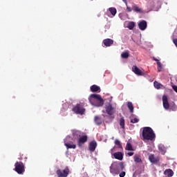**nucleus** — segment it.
Listing matches in <instances>:
<instances>
[{
  "label": "nucleus",
  "instance_id": "nucleus-34",
  "mask_svg": "<svg viewBox=\"0 0 177 177\" xmlns=\"http://www.w3.org/2000/svg\"><path fill=\"white\" fill-rule=\"evenodd\" d=\"M115 145H116V146H118L119 147H122V145H121V142H120V140H115Z\"/></svg>",
  "mask_w": 177,
  "mask_h": 177
},
{
  "label": "nucleus",
  "instance_id": "nucleus-16",
  "mask_svg": "<svg viewBox=\"0 0 177 177\" xmlns=\"http://www.w3.org/2000/svg\"><path fill=\"white\" fill-rule=\"evenodd\" d=\"M132 71H133L136 75H145V73L142 71L138 66H133L132 67Z\"/></svg>",
  "mask_w": 177,
  "mask_h": 177
},
{
  "label": "nucleus",
  "instance_id": "nucleus-3",
  "mask_svg": "<svg viewBox=\"0 0 177 177\" xmlns=\"http://www.w3.org/2000/svg\"><path fill=\"white\" fill-rule=\"evenodd\" d=\"M125 166L124 162L113 163L110 167V172L112 175H118L121 171H124Z\"/></svg>",
  "mask_w": 177,
  "mask_h": 177
},
{
  "label": "nucleus",
  "instance_id": "nucleus-37",
  "mask_svg": "<svg viewBox=\"0 0 177 177\" xmlns=\"http://www.w3.org/2000/svg\"><path fill=\"white\" fill-rule=\"evenodd\" d=\"M172 88H173L174 91H175V92H176V93H177V86H173Z\"/></svg>",
  "mask_w": 177,
  "mask_h": 177
},
{
  "label": "nucleus",
  "instance_id": "nucleus-32",
  "mask_svg": "<svg viewBox=\"0 0 177 177\" xmlns=\"http://www.w3.org/2000/svg\"><path fill=\"white\" fill-rule=\"evenodd\" d=\"M158 65V71L160 73L162 71V65L161 64V62H157Z\"/></svg>",
  "mask_w": 177,
  "mask_h": 177
},
{
  "label": "nucleus",
  "instance_id": "nucleus-1",
  "mask_svg": "<svg viewBox=\"0 0 177 177\" xmlns=\"http://www.w3.org/2000/svg\"><path fill=\"white\" fill-rule=\"evenodd\" d=\"M142 140H144V142H149V140L152 141L156 139V133H154V131L149 127L142 128Z\"/></svg>",
  "mask_w": 177,
  "mask_h": 177
},
{
  "label": "nucleus",
  "instance_id": "nucleus-7",
  "mask_svg": "<svg viewBox=\"0 0 177 177\" xmlns=\"http://www.w3.org/2000/svg\"><path fill=\"white\" fill-rule=\"evenodd\" d=\"M73 111L76 114H80L82 115L85 113V108L80 104H76V106L73 109Z\"/></svg>",
  "mask_w": 177,
  "mask_h": 177
},
{
  "label": "nucleus",
  "instance_id": "nucleus-33",
  "mask_svg": "<svg viewBox=\"0 0 177 177\" xmlns=\"http://www.w3.org/2000/svg\"><path fill=\"white\" fill-rule=\"evenodd\" d=\"M131 124H136L137 122H139V119L138 118H134L131 120Z\"/></svg>",
  "mask_w": 177,
  "mask_h": 177
},
{
  "label": "nucleus",
  "instance_id": "nucleus-28",
  "mask_svg": "<svg viewBox=\"0 0 177 177\" xmlns=\"http://www.w3.org/2000/svg\"><path fill=\"white\" fill-rule=\"evenodd\" d=\"M135 27V22H129L127 26V28L129 30H133V28Z\"/></svg>",
  "mask_w": 177,
  "mask_h": 177
},
{
  "label": "nucleus",
  "instance_id": "nucleus-2",
  "mask_svg": "<svg viewBox=\"0 0 177 177\" xmlns=\"http://www.w3.org/2000/svg\"><path fill=\"white\" fill-rule=\"evenodd\" d=\"M88 100L92 104V106H95V107H102L104 104V101L103 98L99 94H91L88 98Z\"/></svg>",
  "mask_w": 177,
  "mask_h": 177
},
{
  "label": "nucleus",
  "instance_id": "nucleus-19",
  "mask_svg": "<svg viewBox=\"0 0 177 177\" xmlns=\"http://www.w3.org/2000/svg\"><path fill=\"white\" fill-rule=\"evenodd\" d=\"M164 174L168 177L174 176V171L171 169H167L165 171Z\"/></svg>",
  "mask_w": 177,
  "mask_h": 177
},
{
  "label": "nucleus",
  "instance_id": "nucleus-38",
  "mask_svg": "<svg viewBox=\"0 0 177 177\" xmlns=\"http://www.w3.org/2000/svg\"><path fill=\"white\" fill-rule=\"evenodd\" d=\"M128 156H129V157H132V156H133L134 153L133 152H129Z\"/></svg>",
  "mask_w": 177,
  "mask_h": 177
},
{
  "label": "nucleus",
  "instance_id": "nucleus-20",
  "mask_svg": "<svg viewBox=\"0 0 177 177\" xmlns=\"http://www.w3.org/2000/svg\"><path fill=\"white\" fill-rule=\"evenodd\" d=\"M119 124H120V128H122V129H125V119H124V117H122L120 119Z\"/></svg>",
  "mask_w": 177,
  "mask_h": 177
},
{
  "label": "nucleus",
  "instance_id": "nucleus-10",
  "mask_svg": "<svg viewBox=\"0 0 177 177\" xmlns=\"http://www.w3.org/2000/svg\"><path fill=\"white\" fill-rule=\"evenodd\" d=\"M86 142H88V136L84 135L80 136L77 140V145L79 147H82V145H84V143H86Z\"/></svg>",
  "mask_w": 177,
  "mask_h": 177
},
{
  "label": "nucleus",
  "instance_id": "nucleus-6",
  "mask_svg": "<svg viewBox=\"0 0 177 177\" xmlns=\"http://www.w3.org/2000/svg\"><path fill=\"white\" fill-rule=\"evenodd\" d=\"M70 140H71V137L68 136L64 140V145L66 147L67 149H75L77 145H75V144L73 143V142Z\"/></svg>",
  "mask_w": 177,
  "mask_h": 177
},
{
  "label": "nucleus",
  "instance_id": "nucleus-29",
  "mask_svg": "<svg viewBox=\"0 0 177 177\" xmlns=\"http://www.w3.org/2000/svg\"><path fill=\"white\" fill-rule=\"evenodd\" d=\"M153 85L156 89H160L162 84H160L158 82H154Z\"/></svg>",
  "mask_w": 177,
  "mask_h": 177
},
{
  "label": "nucleus",
  "instance_id": "nucleus-35",
  "mask_svg": "<svg viewBox=\"0 0 177 177\" xmlns=\"http://www.w3.org/2000/svg\"><path fill=\"white\" fill-rule=\"evenodd\" d=\"M140 174H142V171L136 170L133 174V176H135V175H140Z\"/></svg>",
  "mask_w": 177,
  "mask_h": 177
},
{
  "label": "nucleus",
  "instance_id": "nucleus-24",
  "mask_svg": "<svg viewBox=\"0 0 177 177\" xmlns=\"http://www.w3.org/2000/svg\"><path fill=\"white\" fill-rule=\"evenodd\" d=\"M125 150H128L129 151H133V148L132 147V144L127 142L126 145Z\"/></svg>",
  "mask_w": 177,
  "mask_h": 177
},
{
  "label": "nucleus",
  "instance_id": "nucleus-12",
  "mask_svg": "<svg viewBox=\"0 0 177 177\" xmlns=\"http://www.w3.org/2000/svg\"><path fill=\"white\" fill-rule=\"evenodd\" d=\"M96 147H97V142H96L95 140H93L90 142L89 146H88L89 151H91L92 153H93V151L96 150Z\"/></svg>",
  "mask_w": 177,
  "mask_h": 177
},
{
  "label": "nucleus",
  "instance_id": "nucleus-23",
  "mask_svg": "<svg viewBox=\"0 0 177 177\" xmlns=\"http://www.w3.org/2000/svg\"><path fill=\"white\" fill-rule=\"evenodd\" d=\"M134 10V12H136L137 13H142V12H143L142 10V9H140L139 7H138L137 5H134L133 7H132V9L131 10Z\"/></svg>",
  "mask_w": 177,
  "mask_h": 177
},
{
  "label": "nucleus",
  "instance_id": "nucleus-26",
  "mask_svg": "<svg viewBox=\"0 0 177 177\" xmlns=\"http://www.w3.org/2000/svg\"><path fill=\"white\" fill-rule=\"evenodd\" d=\"M135 162H142V158H140V156L136 154L133 157Z\"/></svg>",
  "mask_w": 177,
  "mask_h": 177
},
{
  "label": "nucleus",
  "instance_id": "nucleus-9",
  "mask_svg": "<svg viewBox=\"0 0 177 177\" xmlns=\"http://www.w3.org/2000/svg\"><path fill=\"white\" fill-rule=\"evenodd\" d=\"M105 15H106V16H108V17H114V16H115V15H117V8H114V7H111L109 8Z\"/></svg>",
  "mask_w": 177,
  "mask_h": 177
},
{
  "label": "nucleus",
  "instance_id": "nucleus-31",
  "mask_svg": "<svg viewBox=\"0 0 177 177\" xmlns=\"http://www.w3.org/2000/svg\"><path fill=\"white\" fill-rule=\"evenodd\" d=\"M122 1L127 6V11L128 12H132V8H131L129 6H128V2L127 1V0H122Z\"/></svg>",
  "mask_w": 177,
  "mask_h": 177
},
{
  "label": "nucleus",
  "instance_id": "nucleus-13",
  "mask_svg": "<svg viewBox=\"0 0 177 177\" xmlns=\"http://www.w3.org/2000/svg\"><path fill=\"white\" fill-rule=\"evenodd\" d=\"M149 160L150 162H152V164H158L160 161V157L158 156H154V154H151L149 156Z\"/></svg>",
  "mask_w": 177,
  "mask_h": 177
},
{
  "label": "nucleus",
  "instance_id": "nucleus-5",
  "mask_svg": "<svg viewBox=\"0 0 177 177\" xmlns=\"http://www.w3.org/2000/svg\"><path fill=\"white\" fill-rule=\"evenodd\" d=\"M105 110L108 115H113L115 113V108L113 107V105L111 103L105 104Z\"/></svg>",
  "mask_w": 177,
  "mask_h": 177
},
{
  "label": "nucleus",
  "instance_id": "nucleus-27",
  "mask_svg": "<svg viewBox=\"0 0 177 177\" xmlns=\"http://www.w3.org/2000/svg\"><path fill=\"white\" fill-rule=\"evenodd\" d=\"M158 149L162 154H165L166 150H165V147L164 145H159Z\"/></svg>",
  "mask_w": 177,
  "mask_h": 177
},
{
  "label": "nucleus",
  "instance_id": "nucleus-40",
  "mask_svg": "<svg viewBox=\"0 0 177 177\" xmlns=\"http://www.w3.org/2000/svg\"><path fill=\"white\" fill-rule=\"evenodd\" d=\"M176 110V107H174V109H173V111H175Z\"/></svg>",
  "mask_w": 177,
  "mask_h": 177
},
{
  "label": "nucleus",
  "instance_id": "nucleus-36",
  "mask_svg": "<svg viewBox=\"0 0 177 177\" xmlns=\"http://www.w3.org/2000/svg\"><path fill=\"white\" fill-rule=\"evenodd\" d=\"M125 175H126L125 171H122V172L119 174V176H120V177H124V176H125Z\"/></svg>",
  "mask_w": 177,
  "mask_h": 177
},
{
  "label": "nucleus",
  "instance_id": "nucleus-18",
  "mask_svg": "<svg viewBox=\"0 0 177 177\" xmlns=\"http://www.w3.org/2000/svg\"><path fill=\"white\" fill-rule=\"evenodd\" d=\"M91 92H97L100 93V86H98L96 84H93V86H91L90 88Z\"/></svg>",
  "mask_w": 177,
  "mask_h": 177
},
{
  "label": "nucleus",
  "instance_id": "nucleus-22",
  "mask_svg": "<svg viewBox=\"0 0 177 177\" xmlns=\"http://www.w3.org/2000/svg\"><path fill=\"white\" fill-rule=\"evenodd\" d=\"M94 122L97 125H101L102 124V118L99 116H95L94 118Z\"/></svg>",
  "mask_w": 177,
  "mask_h": 177
},
{
  "label": "nucleus",
  "instance_id": "nucleus-30",
  "mask_svg": "<svg viewBox=\"0 0 177 177\" xmlns=\"http://www.w3.org/2000/svg\"><path fill=\"white\" fill-rule=\"evenodd\" d=\"M122 59H128L129 57V53L124 52L121 54Z\"/></svg>",
  "mask_w": 177,
  "mask_h": 177
},
{
  "label": "nucleus",
  "instance_id": "nucleus-17",
  "mask_svg": "<svg viewBox=\"0 0 177 177\" xmlns=\"http://www.w3.org/2000/svg\"><path fill=\"white\" fill-rule=\"evenodd\" d=\"M102 42L105 46L109 47V46H111V45L114 44V40L111 39H105L103 40Z\"/></svg>",
  "mask_w": 177,
  "mask_h": 177
},
{
  "label": "nucleus",
  "instance_id": "nucleus-39",
  "mask_svg": "<svg viewBox=\"0 0 177 177\" xmlns=\"http://www.w3.org/2000/svg\"><path fill=\"white\" fill-rule=\"evenodd\" d=\"M153 60L155 61V62H157V63H158V62H160V60H158L157 58H156V57H153Z\"/></svg>",
  "mask_w": 177,
  "mask_h": 177
},
{
  "label": "nucleus",
  "instance_id": "nucleus-21",
  "mask_svg": "<svg viewBox=\"0 0 177 177\" xmlns=\"http://www.w3.org/2000/svg\"><path fill=\"white\" fill-rule=\"evenodd\" d=\"M72 132H73V138H80L81 132L80 131H78V130H73Z\"/></svg>",
  "mask_w": 177,
  "mask_h": 177
},
{
  "label": "nucleus",
  "instance_id": "nucleus-11",
  "mask_svg": "<svg viewBox=\"0 0 177 177\" xmlns=\"http://www.w3.org/2000/svg\"><path fill=\"white\" fill-rule=\"evenodd\" d=\"M162 104L165 110L169 109V102H168V97L165 95L162 96Z\"/></svg>",
  "mask_w": 177,
  "mask_h": 177
},
{
  "label": "nucleus",
  "instance_id": "nucleus-4",
  "mask_svg": "<svg viewBox=\"0 0 177 177\" xmlns=\"http://www.w3.org/2000/svg\"><path fill=\"white\" fill-rule=\"evenodd\" d=\"M15 167V171L18 173L19 175H23V174L26 172V167L24 166V163L22 162H16Z\"/></svg>",
  "mask_w": 177,
  "mask_h": 177
},
{
  "label": "nucleus",
  "instance_id": "nucleus-15",
  "mask_svg": "<svg viewBox=\"0 0 177 177\" xmlns=\"http://www.w3.org/2000/svg\"><path fill=\"white\" fill-rule=\"evenodd\" d=\"M138 27L141 31H145L146 28H147V22L145 20H142L139 22Z\"/></svg>",
  "mask_w": 177,
  "mask_h": 177
},
{
  "label": "nucleus",
  "instance_id": "nucleus-8",
  "mask_svg": "<svg viewBox=\"0 0 177 177\" xmlns=\"http://www.w3.org/2000/svg\"><path fill=\"white\" fill-rule=\"evenodd\" d=\"M70 172V170L68 168H66L64 170L58 169L57 170V175L58 177H67L68 176V174Z\"/></svg>",
  "mask_w": 177,
  "mask_h": 177
},
{
  "label": "nucleus",
  "instance_id": "nucleus-25",
  "mask_svg": "<svg viewBox=\"0 0 177 177\" xmlns=\"http://www.w3.org/2000/svg\"><path fill=\"white\" fill-rule=\"evenodd\" d=\"M127 107L129 110H130V113H133V104H132V102H129L127 103Z\"/></svg>",
  "mask_w": 177,
  "mask_h": 177
},
{
  "label": "nucleus",
  "instance_id": "nucleus-14",
  "mask_svg": "<svg viewBox=\"0 0 177 177\" xmlns=\"http://www.w3.org/2000/svg\"><path fill=\"white\" fill-rule=\"evenodd\" d=\"M113 156L115 160H119V161H122L124 159V153H122V152H115L113 154Z\"/></svg>",
  "mask_w": 177,
  "mask_h": 177
},
{
  "label": "nucleus",
  "instance_id": "nucleus-41",
  "mask_svg": "<svg viewBox=\"0 0 177 177\" xmlns=\"http://www.w3.org/2000/svg\"><path fill=\"white\" fill-rule=\"evenodd\" d=\"M19 160H23V158L21 157V158H19Z\"/></svg>",
  "mask_w": 177,
  "mask_h": 177
}]
</instances>
